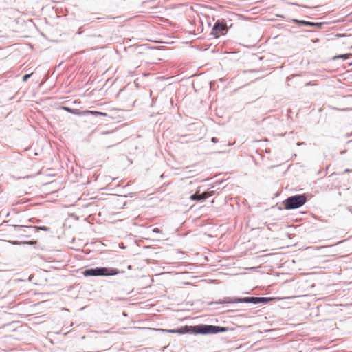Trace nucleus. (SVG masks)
Masks as SVG:
<instances>
[{"label": "nucleus", "instance_id": "nucleus-11", "mask_svg": "<svg viewBox=\"0 0 352 352\" xmlns=\"http://www.w3.org/2000/svg\"><path fill=\"white\" fill-rule=\"evenodd\" d=\"M214 195V190L206 191L201 194V198H203V201H205L208 197L213 196Z\"/></svg>", "mask_w": 352, "mask_h": 352}, {"label": "nucleus", "instance_id": "nucleus-2", "mask_svg": "<svg viewBox=\"0 0 352 352\" xmlns=\"http://www.w3.org/2000/svg\"><path fill=\"white\" fill-rule=\"evenodd\" d=\"M271 298L267 297H243V298H228L223 301L217 302V304L223 303H252V304H260L267 303L271 300Z\"/></svg>", "mask_w": 352, "mask_h": 352}, {"label": "nucleus", "instance_id": "nucleus-6", "mask_svg": "<svg viewBox=\"0 0 352 352\" xmlns=\"http://www.w3.org/2000/svg\"><path fill=\"white\" fill-rule=\"evenodd\" d=\"M292 21L297 24L304 25L309 26V27H316L318 28H320L322 26V23H315V22H311V21H305V20L293 19Z\"/></svg>", "mask_w": 352, "mask_h": 352}, {"label": "nucleus", "instance_id": "nucleus-3", "mask_svg": "<svg viewBox=\"0 0 352 352\" xmlns=\"http://www.w3.org/2000/svg\"><path fill=\"white\" fill-rule=\"evenodd\" d=\"M307 201L305 194H298L288 197L283 201L285 209L294 210L302 206Z\"/></svg>", "mask_w": 352, "mask_h": 352}, {"label": "nucleus", "instance_id": "nucleus-17", "mask_svg": "<svg viewBox=\"0 0 352 352\" xmlns=\"http://www.w3.org/2000/svg\"><path fill=\"white\" fill-rule=\"evenodd\" d=\"M211 141L213 143H217V142H218L219 140L217 138L213 137V138H212Z\"/></svg>", "mask_w": 352, "mask_h": 352}, {"label": "nucleus", "instance_id": "nucleus-8", "mask_svg": "<svg viewBox=\"0 0 352 352\" xmlns=\"http://www.w3.org/2000/svg\"><path fill=\"white\" fill-rule=\"evenodd\" d=\"M61 109L74 115L83 116V111H81L78 109H72L66 106H62Z\"/></svg>", "mask_w": 352, "mask_h": 352}, {"label": "nucleus", "instance_id": "nucleus-12", "mask_svg": "<svg viewBox=\"0 0 352 352\" xmlns=\"http://www.w3.org/2000/svg\"><path fill=\"white\" fill-rule=\"evenodd\" d=\"M189 329H190V327L186 326V327H182L179 329H176L175 331H176V333L184 334V333L188 332Z\"/></svg>", "mask_w": 352, "mask_h": 352}, {"label": "nucleus", "instance_id": "nucleus-1", "mask_svg": "<svg viewBox=\"0 0 352 352\" xmlns=\"http://www.w3.org/2000/svg\"><path fill=\"white\" fill-rule=\"evenodd\" d=\"M120 273V271L116 268H109L104 267H97L94 268L86 269L82 272L85 276H115Z\"/></svg>", "mask_w": 352, "mask_h": 352}, {"label": "nucleus", "instance_id": "nucleus-10", "mask_svg": "<svg viewBox=\"0 0 352 352\" xmlns=\"http://www.w3.org/2000/svg\"><path fill=\"white\" fill-rule=\"evenodd\" d=\"M190 199L192 201H203V198L201 197V194L199 192H196L190 197Z\"/></svg>", "mask_w": 352, "mask_h": 352}, {"label": "nucleus", "instance_id": "nucleus-5", "mask_svg": "<svg viewBox=\"0 0 352 352\" xmlns=\"http://www.w3.org/2000/svg\"><path fill=\"white\" fill-rule=\"evenodd\" d=\"M190 329H192V332L197 334H210L209 324H199L195 326H190Z\"/></svg>", "mask_w": 352, "mask_h": 352}, {"label": "nucleus", "instance_id": "nucleus-15", "mask_svg": "<svg viewBox=\"0 0 352 352\" xmlns=\"http://www.w3.org/2000/svg\"><path fill=\"white\" fill-rule=\"evenodd\" d=\"M32 74H25L23 76V81H26L28 80V79L31 76Z\"/></svg>", "mask_w": 352, "mask_h": 352}, {"label": "nucleus", "instance_id": "nucleus-9", "mask_svg": "<svg viewBox=\"0 0 352 352\" xmlns=\"http://www.w3.org/2000/svg\"><path fill=\"white\" fill-rule=\"evenodd\" d=\"M87 115H93L95 116H107V114L106 113L96 111H88V110L84 111L83 116H87Z\"/></svg>", "mask_w": 352, "mask_h": 352}, {"label": "nucleus", "instance_id": "nucleus-7", "mask_svg": "<svg viewBox=\"0 0 352 352\" xmlns=\"http://www.w3.org/2000/svg\"><path fill=\"white\" fill-rule=\"evenodd\" d=\"M209 329L210 334H216L219 333L226 332L228 331L227 327L215 326L212 324H209Z\"/></svg>", "mask_w": 352, "mask_h": 352}, {"label": "nucleus", "instance_id": "nucleus-20", "mask_svg": "<svg viewBox=\"0 0 352 352\" xmlns=\"http://www.w3.org/2000/svg\"><path fill=\"white\" fill-rule=\"evenodd\" d=\"M346 55H341L340 57L345 58Z\"/></svg>", "mask_w": 352, "mask_h": 352}, {"label": "nucleus", "instance_id": "nucleus-16", "mask_svg": "<svg viewBox=\"0 0 352 352\" xmlns=\"http://www.w3.org/2000/svg\"><path fill=\"white\" fill-rule=\"evenodd\" d=\"M153 232L160 233L161 232V230L158 228H155L153 229Z\"/></svg>", "mask_w": 352, "mask_h": 352}, {"label": "nucleus", "instance_id": "nucleus-19", "mask_svg": "<svg viewBox=\"0 0 352 352\" xmlns=\"http://www.w3.org/2000/svg\"><path fill=\"white\" fill-rule=\"evenodd\" d=\"M336 110H340L338 108H335ZM342 111H344V110H346L345 109H341Z\"/></svg>", "mask_w": 352, "mask_h": 352}, {"label": "nucleus", "instance_id": "nucleus-14", "mask_svg": "<svg viewBox=\"0 0 352 352\" xmlns=\"http://www.w3.org/2000/svg\"><path fill=\"white\" fill-rule=\"evenodd\" d=\"M36 228L38 230H44V231H48L50 230L49 228L45 227V226H39V227H36Z\"/></svg>", "mask_w": 352, "mask_h": 352}, {"label": "nucleus", "instance_id": "nucleus-18", "mask_svg": "<svg viewBox=\"0 0 352 352\" xmlns=\"http://www.w3.org/2000/svg\"><path fill=\"white\" fill-rule=\"evenodd\" d=\"M351 171H352V170H351V169H346L344 170V173H349V172H351Z\"/></svg>", "mask_w": 352, "mask_h": 352}, {"label": "nucleus", "instance_id": "nucleus-13", "mask_svg": "<svg viewBox=\"0 0 352 352\" xmlns=\"http://www.w3.org/2000/svg\"><path fill=\"white\" fill-rule=\"evenodd\" d=\"M159 330L162 331L163 332H167V333H176L175 329H160Z\"/></svg>", "mask_w": 352, "mask_h": 352}, {"label": "nucleus", "instance_id": "nucleus-4", "mask_svg": "<svg viewBox=\"0 0 352 352\" xmlns=\"http://www.w3.org/2000/svg\"><path fill=\"white\" fill-rule=\"evenodd\" d=\"M227 31V26L224 22L218 20L215 22L212 29V34L215 37H218L219 34H224V32Z\"/></svg>", "mask_w": 352, "mask_h": 352}]
</instances>
